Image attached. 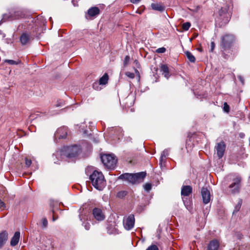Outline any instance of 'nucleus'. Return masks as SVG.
Returning <instances> with one entry per match:
<instances>
[{
  "instance_id": "nucleus-1",
  "label": "nucleus",
  "mask_w": 250,
  "mask_h": 250,
  "mask_svg": "<svg viewBox=\"0 0 250 250\" xmlns=\"http://www.w3.org/2000/svg\"><path fill=\"white\" fill-rule=\"evenodd\" d=\"M81 152L80 146L77 145L64 146L60 151L53 155V157L60 156L62 159L64 158H74L77 157Z\"/></svg>"
},
{
  "instance_id": "nucleus-2",
  "label": "nucleus",
  "mask_w": 250,
  "mask_h": 250,
  "mask_svg": "<svg viewBox=\"0 0 250 250\" xmlns=\"http://www.w3.org/2000/svg\"><path fill=\"white\" fill-rule=\"evenodd\" d=\"M89 179L93 186L99 190H102L105 186V180L103 173L94 170L89 176Z\"/></svg>"
},
{
  "instance_id": "nucleus-3",
  "label": "nucleus",
  "mask_w": 250,
  "mask_h": 250,
  "mask_svg": "<svg viewBox=\"0 0 250 250\" xmlns=\"http://www.w3.org/2000/svg\"><path fill=\"white\" fill-rule=\"evenodd\" d=\"M146 176L145 172H141L135 174L125 173L121 174L118 178L124 180L132 184H136L142 182Z\"/></svg>"
},
{
  "instance_id": "nucleus-4",
  "label": "nucleus",
  "mask_w": 250,
  "mask_h": 250,
  "mask_svg": "<svg viewBox=\"0 0 250 250\" xmlns=\"http://www.w3.org/2000/svg\"><path fill=\"white\" fill-rule=\"evenodd\" d=\"M104 165L108 168L113 169L117 164V159L112 154H103L101 157Z\"/></svg>"
},
{
  "instance_id": "nucleus-5",
  "label": "nucleus",
  "mask_w": 250,
  "mask_h": 250,
  "mask_svg": "<svg viewBox=\"0 0 250 250\" xmlns=\"http://www.w3.org/2000/svg\"><path fill=\"white\" fill-rule=\"evenodd\" d=\"M23 14L22 12L19 10H12L9 12L8 14H4L3 18L0 21V24L2 22H4L7 20L12 21L14 20L19 19L22 17Z\"/></svg>"
},
{
  "instance_id": "nucleus-6",
  "label": "nucleus",
  "mask_w": 250,
  "mask_h": 250,
  "mask_svg": "<svg viewBox=\"0 0 250 250\" xmlns=\"http://www.w3.org/2000/svg\"><path fill=\"white\" fill-rule=\"evenodd\" d=\"M235 41L233 35L226 34L221 39V46L224 50L229 49Z\"/></svg>"
},
{
  "instance_id": "nucleus-7",
  "label": "nucleus",
  "mask_w": 250,
  "mask_h": 250,
  "mask_svg": "<svg viewBox=\"0 0 250 250\" xmlns=\"http://www.w3.org/2000/svg\"><path fill=\"white\" fill-rule=\"evenodd\" d=\"M226 146L224 141H221L216 144L215 146V150L218 159L223 157L226 150Z\"/></svg>"
},
{
  "instance_id": "nucleus-8",
  "label": "nucleus",
  "mask_w": 250,
  "mask_h": 250,
  "mask_svg": "<svg viewBox=\"0 0 250 250\" xmlns=\"http://www.w3.org/2000/svg\"><path fill=\"white\" fill-rule=\"evenodd\" d=\"M135 218L133 214H130L123 221L124 226L126 230H130L134 226Z\"/></svg>"
},
{
  "instance_id": "nucleus-9",
  "label": "nucleus",
  "mask_w": 250,
  "mask_h": 250,
  "mask_svg": "<svg viewBox=\"0 0 250 250\" xmlns=\"http://www.w3.org/2000/svg\"><path fill=\"white\" fill-rule=\"evenodd\" d=\"M240 182L241 179L237 178L235 179L233 183L229 185V188L230 189V192L232 194H235L239 192Z\"/></svg>"
},
{
  "instance_id": "nucleus-10",
  "label": "nucleus",
  "mask_w": 250,
  "mask_h": 250,
  "mask_svg": "<svg viewBox=\"0 0 250 250\" xmlns=\"http://www.w3.org/2000/svg\"><path fill=\"white\" fill-rule=\"evenodd\" d=\"M67 134V128L63 126L57 129L54 134L55 139H64L66 137Z\"/></svg>"
},
{
  "instance_id": "nucleus-11",
  "label": "nucleus",
  "mask_w": 250,
  "mask_h": 250,
  "mask_svg": "<svg viewBox=\"0 0 250 250\" xmlns=\"http://www.w3.org/2000/svg\"><path fill=\"white\" fill-rule=\"evenodd\" d=\"M92 213L94 217L98 221H101L104 219L105 215L101 209L95 208L93 209Z\"/></svg>"
},
{
  "instance_id": "nucleus-12",
  "label": "nucleus",
  "mask_w": 250,
  "mask_h": 250,
  "mask_svg": "<svg viewBox=\"0 0 250 250\" xmlns=\"http://www.w3.org/2000/svg\"><path fill=\"white\" fill-rule=\"evenodd\" d=\"M203 202L204 204L208 203L210 200V193L209 191L206 188H203L201 191Z\"/></svg>"
},
{
  "instance_id": "nucleus-13",
  "label": "nucleus",
  "mask_w": 250,
  "mask_h": 250,
  "mask_svg": "<svg viewBox=\"0 0 250 250\" xmlns=\"http://www.w3.org/2000/svg\"><path fill=\"white\" fill-rule=\"evenodd\" d=\"M100 9L97 7H91L87 11V15L85 16L88 19L87 16L89 17H94L99 14Z\"/></svg>"
},
{
  "instance_id": "nucleus-14",
  "label": "nucleus",
  "mask_w": 250,
  "mask_h": 250,
  "mask_svg": "<svg viewBox=\"0 0 250 250\" xmlns=\"http://www.w3.org/2000/svg\"><path fill=\"white\" fill-rule=\"evenodd\" d=\"M228 7L227 5H226L224 7H222L219 11V15L221 18H227L225 20V22H226L228 21Z\"/></svg>"
},
{
  "instance_id": "nucleus-15",
  "label": "nucleus",
  "mask_w": 250,
  "mask_h": 250,
  "mask_svg": "<svg viewBox=\"0 0 250 250\" xmlns=\"http://www.w3.org/2000/svg\"><path fill=\"white\" fill-rule=\"evenodd\" d=\"M219 246V243L217 240H213L208 243V250H218Z\"/></svg>"
},
{
  "instance_id": "nucleus-16",
  "label": "nucleus",
  "mask_w": 250,
  "mask_h": 250,
  "mask_svg": "<svg viewBox=\"0 0 250 250\" xmlns=\"http://www.w3.org/2000/svg\"><path fill=\"white\" fill-rule=\"evenodd\" d=\"M192 191V188L190 186H184L181 189V195L184 196L189 195Z\"/></svg>"
},
{
  "instance_id": "nucleus-17",
  "label": "nucleus",
  "mask_w": 250,
  "mask_h": 250,
  "mask_svg": "<svg viewBox=\"0 0 250 250\" xmlns=\"http://www.w3.org/2000/svg\"><path fill=\"white\" fill-rule=\"evenodd\" d=\"M8 239V233L6 231L0 233V249L5 244Z\"/></svg>"
},
{
  "instance_id": "nucleus-18",
  "label": "nucleus",
  "mask_w": 250,
  "mask_h": 250,
  "mask_svg": "<svg viewBox=\"0 0 250 250\" xmlns=\"http://www.w3.org/2000/svg\"><path fill=\"white\" fill-rule=\"evenodd\" d=\"M20 237V232L16 231L10 241V245L11 246H15L17 245L19 241Z\"/></svg>"
},
{
  "instance_id": "nucleus-19",
  "label": "nucleus",
  "mask_w": 250,
  "mask_h": 250,
  "mask_svg": "<svg viewBox=\"0 0 250 250\" xmlns=\"http://www.w3.org/2000/svg\"><path fill=\"white\" fill-rule=\"evenodd\" d=\"M30 40L29 34L24 33H23L20 38V41L22 44L24 45L28 43Z\"/></svg>"
},
{
  "instance_id": "nucleus-20",
  "label": "nucleus",
  "mask_w": 250,
  "mask_h": 250,
  "mask_svg": "<svg viewBox=\"0 0 250 250\" xmlns=\"http://www.w3.org/2000/svg\"><path fill=\"white\" fill-rule=\"evenodd\" d=\"M151 8L153 10L162 12L165 10V6L158 3H152L151 5Z\"/></svg>"
},
{
  "instance_id": "nucleus-21",
  "label": "nucleus",
  "mask_w": 250,
  "mask_h": 250,
  "mask_svg": "<svg viewBox=\"0 0 250 250\" xmlns=\"http://www.w3.org/2000/svg\"><path fill=\"white\" fill-rule=\"evenodd\" d=\"M161 71L162 72L163 74L164 75L165 77L168 78L169 76V69L168 66L166 64H162L161 66Z\"/></svg>"
},
{
  "instance_id": "nucleus-22",
  "label": "nucleus",
  "mask_w": 250,
  "mask_h": 250,
  "mask_svg": "<svg viewBox=\"0 0 250 250\" xmlns=\"http://www.w3.org/2000/svg\"><path fill=\"white\" fill-rule=\"evenodd\" d=\"M169 154V150L167 149H165L162 153L160 159V165L162 166V163L164 162V158H166Z\"/></svg>"
},
{
  "instance_id": "nucleus-23",
  "label": "nucleus",
  "mask_w": 250,
  "mask_h": 250,
  "mask_svg": "<svg viewBox=\"0 0 250 250\" xmlns=\"http://www.w3.org/2000/svg\"><path fill=\"white\" fill-rule=\"evenodd\" d=\"M108 80V76L107 73H105L99 80L100 84H105L107 83Z\"/></svg>"
},
{
  "instance_id": "nucleus-24",
  "label": "nucleus",
  "mask_w": 250,
  "mask_h": 250,
  "mask_svg": "<svg viewBox=\"0 0 250 250\" xmlns=\"http://www.w3.org/2000/svg\"><path fill=\"white\" fill-rule=\"evenodd\" d=\"M4 62H6L10 65H17L21 63V61L19 60L16 61L6 59L4 60Z\"/></svg>"
},
{
  "instance_id": "nucleus-25",
  "label": "nucleus",
  "mask_w": 250,
  "mask_h": 250,
  "mask_svg": "<svg viewBox=\"0 0 250 250\" xmlns=\"http://www.w3.org/2000/svg\"><path fill=\"white\" fill-rule=\"evenodd\" d=\"M186 55L188 60L191 62H195V58L194 56L189 51L185 52Z\"/></svg>"
},
{
  "instance_id": "nucleus-26",
  "label": "nucleus",
  "mask_w": 250,
  "mask_h": 250,
  "mask_svg": "<svg viewBox=\"0 0 250 250\" xmlns=\"http://www.w3.org/2000/svg\"><path fill=\"white\" fill-rule=\"evenodd\" d=\"M127 191H120L119 192H118L117 194V196L118 197V198H124L125 196L127 194Z\"/></svg>"
},
{
  "instance_id": "nucleus-27",
  "label": "nucleus",
  "mask_w": 250,
  "mask_h": 250,
  "mask_svg": "<svg viewBox=\"0 0 250 250\" xmlns=\"http://www.w3.org/2000/svg\"><path fill=\"white\" fill-rule=\"evenodd\" d=\"M242 201H239L238 204L235 206L234 209L233 211V213L234 214L235 212H238L240 209L241 206Z\"/></svg>"
},
{
  "instance_id": "nucleus-28",
  "label": "nucleus",
  "mask_w": 250,
  "mask_h": 250,
  "mask_svg": "<svg viewBox=\"0 0 250 250\" xmlns=\"http://www.w3.org/2000/svg\"><path fill=\"white\" fill-rule=\"evenodd\" d=\"M190 25L191 24L190 22H187L183 24L182 28L184 30L187 31L189 29V27H190Z\"/></svg>"
},
{
  "instance_id": "nucleus-29",
  "label": "nucleus",
  "mask_w": 250,
  "mask_h": 250,
  "mask_svg": "<svg viewBox=\"0 0 250 250\" xmlns=\"http://www.w3.org/2000/svg\"><path fill=\"white\" fill-rule=\"evenodd\" d=\"M144 188L145 190L149 191L151 189V184L150 183H146L144 185Z\"/></svg>"
},
{
  "instance_id": "nucleus-30",
  "label": "nucleus",
  "mask_w": 250,
  "mask_h": 250,
  "mask_svg": "<svg viewBox=\"0 0 250 250\" xmlns=\"http://www.w3.org/2000/svg\"><path fill=\"white\" fill-rule=\"evenodd\" d=\"M166 48L162 47L158 48L156 50V52H157L158 53H163L166 52Z\"/></svg>"
},
{
  "instance_id": "nucleus-31",
  "label": "nucleus",
  "mask_w": 250,
  "mask_h": 250,
  "mask_svg": "<svg viewBox=\"0 0 250 250\" xmlns=\"http://www.w3.org/2000/svg\"><path fill=\"white\" fill-rule=\"evenodd\" d=\"M223 109L224 111L227 113H228L229 111V106L227 103H224Z\"/></svg>"
},
{
  "instance_id": "nucleus-32",
  "label": "nucleus",
  "mask_w": 250,
  "mask_h": 250,
  "mask_svg": "<svg viewBox=\"0 0 250 250\" xmlns=\"http://www.w3.org/2000/svg\"><path fill=\"white\" fill-rule=\"evenodd\" d=\"M129 60H130L129 56H126L125 58V59H124V62H123L124 63V65L125 66H126L128 64V63L129 62Z\"/></svg>"
},
{
  "instance_id": "nucleus-33",
  "label": "nucleus",
  "mask_w": 250,
  "mask_h": 250,
  "mask_svg": "<svg viewBox=\"0 0 250 250\" xmlns=\"http://www.w3.org/2000/svg\"><path fill=\"white\" fill-rule=\"evenodd\" d=\"M125 75L129 78L133 79L135 77V75L133 73L130 72H125Z\"/></svg>"
},
{
  "instance_id": "nucleus-34",
  "label": "nucleus",
  "mask_w": 250,
  "mask_h": 250,
  "mask_svg": "<svg viewBox=\"0 0 250 250\" xmlns=\"http://www.w3.org/2000/svg\"><path fill=\"white\" fill-rule=\"evenodd\" d=\"M42 224L43 228H45L47 227L48 225V221L45 218H43Z\"/></svg>"
},
{
  "instance_id": "nucleus-35",
  "label": "nucleus",
  "mask_w": 250,
  "mask_h": 250,
  "mask_svg": "<svg viewBox=\"0 0 250 250\" xmlns=\"http://www.w3.org/2000/svg\"><path fill=\"white\" fill-rule=\"evenodd\" d=\"M146 250H159V249L156 245H151Z\"/></svg>"
},
{
  "instance_id": "nucleus-36",
  "label": "nucleus",
  "mask_w": 250,
  "mask_h": 250,
  "mask_svg": "<svg viewBox=\"0 0 250 250\" xmlns=\"http://www.w3.org/2000/svg\"><path fill=\"white\" fill-rule=\"evenodd\" d=\"M25 165L27 167H29L32 164V161L30 159H28L27 158H25Z\"/></svg>"
},
{
  "instance_id": "nucleus-37",
  "label": "nucleus",
  "mask_w": 250,
  "mask_h": 250,
  "mask_svg": "<svg viewBox=\"0 0 250 250\" xmlns=\"http://www.w3.org/2000/svg\"><path fill=\"white\" fill-rule=\"evenodd\" d=\"M83 226H84V228L85 229H86V230L89 229L90 225L89 223L84 222V223H83Z\"/></svg>"
},
{
  "instance_id": "nucleus-38",
  "label": "nucleus",
  "mask_w": 250,
  "mask_h": 250,
  "mask_svg": "<svg viewBox=\"0 0 250 250\" xmlns=\"http://www.w3.org/2000/svg\"><path fill=\"white\" fill-rule=\"evenodd\" d=\"M215 47V43L213 42H211L210 44V51L212 52L214 49Z\"/></svg>"
},
{
  "instance_id": "nucleus-39",
  "label": "nucleus",
  "mask_w": 250,
  "mask_h": 250,
  "mask_svg": "<svg viewBox=\"0 0 250 250\" xmlns=\"http://www.w3.org/2000/svg\"><path fill=\"white\" fill-rule=\"evenodd\" d=\"M5 207V204L1 200H0V208H4Z\"/></svg>"
},
{
  "instance_id": "nucleus-40",
  "label": "nucleus",
  "mask_w": 250,
  "mask_h": 250,
  "mask_svg": "<svg viewBox=\"0 0 250 250\" xmlns=\"http://www.w3.org/2000/svg\"><path fill=\"white\" fill-rule=\"evenodd\" d=\"M141 0H130V2L132 3H137Z\"/></svg>"
},
{
  "instance_id": "nucleus-41",
  "label": "nucleus",
  "mask_w": 250,
  "mask_h": 250,
  "mask_svg": "<svg viewBox=\"0 0 250 250\" xmlns=\"http://www.w3.org/2000/svg\"><path fill=\"white\" fill-rule=\"evenodd\" d=\"M136 13H138V14H141L142 13V11H139V10H137V11H136Z\"/></svg>"
},
{
  "instance_id": "nucleus-42",
  "label": "nucleus",
  "mask_w": 250,
  "mask_h": 250,
  "mask_svg": "<svg viewBox=\"0 0 250 250\" xmlns=\"http://www.w3.org/2000/svg\"><path fill=\"white\" fill-rule=\"evenodd\" d=\"M56 219L54 217H53V220L54 221H55L56 220Z\"/></svg>"
},
{
  "instance_id": "nucleus-43",
  "label": "nucleus",
  "mask_w": 250,
  "mask_h": 250,
  "mask_svg": "<svg viewBox=\"0 0 250 250\" xmlns=\"http://www.w3.org/2000/svg\"><path fill=\"white\" fill-rule=\"evenodd\" d=\"M241 237H242V235H241V234H240V235H239V237L240 238H241Z\"/></svg>"
},
{
  "instance_id": "nucleus-44",
  "label": "nucleus",
  "mask_w": 250,
  "mask_h": 250,
  "mask_svg": "<svg viewBox=\"0 0 250 250\" xmlns=\"http://www.w3.org/2000/svg\"><path fill=\"white\" fill-rule=\"evenodd\" d=\"M54 163H55V164H59L58 163H57V162H56V161H54Z\"/></svg>"
},
{
  "instance_id": "nucleus-45",
  "label": "nucleus",
  "mask_w": 250,
  "mask_h": 250,
  "mask_svg": "<svg viewBox=\"0 0 250 250\" xmlns=\"http://www.w3.org/2000/svg\"><path fill=\"white\" fill-rule=\"evenodd\" d=\"M199 50L200 51H202V49H199Z\"/></svg>"
}]
</instances>
